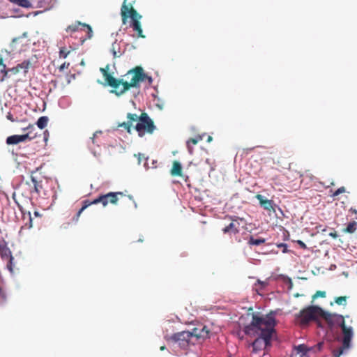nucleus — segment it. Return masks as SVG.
Listing matches in <instances>:
<instances>
[{"mask_svg":"<svg viewBox=\"0 0 357 357\" xmlns=\"http://www.w3.org/2000/svg\"><path fill=\"white\" fill-rule=\"evenodd\" d=\"M257 282L261 284V285H264V286L265 285V282H261L259 280H257Z\"/></svg>","mask_w":357,"mask_h":357,"instance_id":"de8ad7c7","label":"nucleus"},{"mask_svg":"<svg viewBox=\"0 0 357 357\" xmlns=\"http://www.w3.org/2000/svg\"><path fill=\"white\" fill-rule=\"evenodd\" d=\"M117 50H119V45L116 42H114L112 45V52L114 57L118 56L117 52L119 51H117Z\"/></svg>","mask_w":357,"mask_h":357,"instance_id":"c85d7f7f","label":"nucleus"},{"mask_svg":"<svg viewBox=\"0 0 357 357\" xmlns=\"http://www.w3.org/2000/svg\"><path fill=\"white\" fill-rule=\"evenodd\" d=\"M160 349L161 351H164L165 349H166V347H165V346H161V347H160Z\"/></svg>","mask_w":357,"mask_h":357,"instance_id":"09e8293b","label":"nucleus"},{"mask_svg":"<svg viewBox=\"0 0 357 357\" xmlns=\"http://www.w3.org/2000/svg\"><path fill=\"white\" fill-rule=\"evenodd\" d=\"M297 243L298 245H299V246L303 248V249H307V245H305V243L304 242H303L301 240H298L297 241Z\"/></svg>","mask_w":357,"mask_h":357,"instance_id":"58836bf2","label":"nucleus"},{"mask_svg":"<svg viewBox=\"0 0 357 357\" xmlns=\"http://www.w3.org/2000/svg\"><path fill=\"white\" fill-rule=\"evenodd\" d=\"M256 198L259 202V204L261 207H263L265 210L268 211H275L273 205V201L271 199H264V197L261 195H257Z\"/></svg>","mask_w":357,"mask_h":357,"instance_id":"ddd939ff","label":"nucleus"},{"mask_svg":"<svg viewBox=\"0 0 357 357\" xmlns=\"http://www.w3.org/2000/svg\"><path fill=\"white\" fill-rule=\"evenodd\" d=\"M155 128L153 120L146 112L141 114L139 116V121L135 126V129L140 137H144L146 133L153 134Z\"/></svg>","mask_w":357,"mask_h":357,"instance_id":"6e6552de","label":"nucleus"},{"mask_svg":"<svg viewBox=\"0 0 357 357\" xmlns=\"http://www.w3.org/2000/svg\"><path fill=\"white\" fill-rule=\"evenodd\" d=\"M326 296V292L323 291H317L312 296L313 299H315L318 297L324 298Z\"/></svg>","mask_w":357,"mask_h":357,"instance_id":"2f4dec72","label":"nucleus"},{"mask_svg":"<svg viewBox=\"0 0 357 357\" xmlns=\"http://www.w3.org/2000/svg\"><path fill=\"white\" fill-rule=\"evenodd\" d=\"M276 321L271 312L265 316L253 313L250 324L244 328L246 335L257 337L251 344L252 352L257 353L271 344L273 335L275 333Z\"/></svg>","mask_w":357,"mask_h":357,"instance_id":"f257e3e1","label":"nucleus"},{"mask_svg":"<svg viewBox=\"0 0 357 357\" xmlns=\"http://www.w3.org/2000/svg\"><path fill=\"white\" fill-rule=\"evenodd\" d=\"M22 130L24 132L27 131V132L21 135H14L8 137L6 138V144L9 145L17 144L27 140L30 141L36 137V134L33 133V131L35 130L33 125H29L27 127L22 128Z\"/></svg>","mask_w":357,"mask_h":357,"instance_id":"1a4fd4ad","label":"nucleus"},{"mask_svg":"<svg viewBox=\"0 0 357 357\" xmlns=\"http://www.w3.org/2000/svg\"><path fill=\"white\" fill-rule=\"evenodd\" d=\"M321 317L324 319L331 329L335 326H340L342 329V345L333 351V357H340L345 350H348L351 347V342L354 335L353 328L351 326H346L344 317L342 315L324 311Z\"/></svg>","mask_w":357,"mask_h":357,"instance_id":"7ed1b4c3","label":"nucleus"},{"mask_svg":"<svg viewBox=\"0 0 357 357\" xmlns=\"http://www.w3.org/2000/svg\"><path fill=\"white\" fill-rule=\"evenodd\" d=\"M305 176L308 177L310 179H312L314 177L313 175L310 172V171H306L304 173H299V177L301 178V183L303 181V178Z\"/></svg>","mask_w":357,"mask_h":357,"instance_id":"bb28decb","label":"nucleus"},{"mask_svg":"<svg viewBox=\"0 0 357 357\" xmlns=\"http://www.w3.org/2000/svg\"><path fill=\"white\" fill-rule=\"evenodd\" d=\"M69 66V63L64 62L62 65L59 66V70L63 71L64 70V69L68 68Z\"/></svg>","mask_w":357,"mask_h":357,"instance_id":"4c0bfd02","label":"nucleus"},{"mask_svg":"<svg viewBox=\"0 0 357 357\" xmlns=\"http://www.w3.org/2000/svg\"><path fill=\"white\" fill-rule=\"evenodd\" d=\"M119 126L124 128L127 130V132L129 133L131 131L132 125H131L130 122H128V121L123 122L121 124H120Z\"/></svg>","mask_w":357,"mask_h":357,"instance_id":"cd10ccee","label":"nucleus"},{"mask_svg":"<svg viewBox=\"0 0 357 357\" xmlns=\"http://www.w3.org/2000/svg\"><path fill=\"white\" fill-rule=\"evenodd\" d=\"M222 231L224 234H229L236 235L240 231V222L239 220L234 219L232 220L229 225L225 227L222 229Z\"/></svg>","mask_w":357,"mask_h":357,"instance_id":"9b49d317","label":"nucleus"},{"mask_svg":"<svg viewBox=\"0 0 357 357\" xmlns=\"http://www.w3.org/2000/svg\"><path fill=\"white\" fill-rule=\"evenodd\" d=\"M357 228V222L356 221H351L349 222L347 226L343 229V232L348 234H353L356 231Z\"/></svg>","mask_w":357,"mask_h":357,"instance_id":"a211bd4d","label":"nucleus"},{"mask_svg":"<svg viewBox=\"0 0 357 357\" xmlns=\"http://www.w3.org/2000/svg\"><path fill=\"white\" fill-rule=\"evenodd\" d=\"M213 140V137L211 136H208V138H207V142H210Z\"/></svg>","mask_w":357,"mask_h":357,"instance_id":"49530a36","label":"nucleus"},{"mask_svg":"<svg viewBox=\"0 0 357 357\" xmlns=\"http://www.w3.org/2000/svg\"><path fill=\"white\" fill-rule=\"evenodd\" d=\"M205 335L197 333V328H194L192 331H184L174 333L169 337L167 338L174 343L178 344L179 347L186 349L190 344H195V342Z\"/></svg>","mask_w":357,"mask_h":357,"instance_id":"423d86ee","label":"nucleus"},{"mask_svg":"<svg viewBox=\"0 0 357 357\" xmlns=\"http://www.w3.org/2000/svg\"><path fill=\"white\" fill-rule=\"evenodd\" d=\"M7 119L10 120L12 122L15 121L13 118V115L10 113L7 115Z\"/></svg>","mask_w":357,"mask_h":357,"instance_id":"79ce46f5","label":"nucleus"},{"mask_svg":"<svg viewBox=\"0 0 357 357\" xmlns=\"http://www.w3.org/2000/svg\"><path fill=\"white\" fill-rule=\"evenodd\" d=\"M26 37H27V33H26V32H25V33H24L22 34V36H20V37H17V38H15L14 39H13L12 43H13V44L17 43L20 40H21L22 38H26Z\"/></svg>","mask_w":357,"mask_h":357,"instance_id":"c9c22d12","label":"nucleus"},{"mask_svg":"<svg viewBox=\"0 0 357 357\" xmlns=\"http://www.w3.org/2000/svg\"><path fill=\"white\" fill-rule=\"evenodd\" d=\"M1 246V245L0 244V247Z\"/></svg>","mask_w":357,"mask_h":357,"instance_id":"603ef678","label":"nucleus"},{"mask_svg":"<svg viewBox=\"0 0 357 357\" xmlns=\"http://www.w3.org/2000/svg\"><path fill=\"white\" fill-rule=\"evenodd\" d=\"M123 192H109L107 194L100 195L91 202L84 200L83 201L82 207L78 211L74 219L75 221H77L82 213L92 204H101L104 207L107 206L109 204L116 205L119 199V196L123 197Z\"/></svg>","mask_w":357,"mask_h":357,"instance_id":"39448f33","label":"nucleus"},{"mask_svg":"<svg viewBox=\"0 0 357 357\" xmlns=\"http://www.w3.org/2000/svg\"><path fill=\"white\" fill-rule=\"evenodd\" d=\"M6 300V294L3 289L0 287V304L3 303Z\"/></svg>","mask_w":357,"mask_h":357,"instance_id":"7c9ffc66","label":"nucleus"},{"mask_svg":"<svg viewBox=\"0 0 357 357\" xmlns=\"http://www.w3.org/2000/svg\"><path fill=\"white\" fill-rule=\"evenodd\" d=\"M67 33H73V32H79V31H84L86 33V39L91 38L93 36V31L91 27L85 23H81L79 22H76L75 23L69 25L66 29Z\"/></svg>","mask_w":357,"mask_h":357,"instance_id":"9d476101","label":"nucleus"},{"mask_svg":"<svg viewBox=\"0 0 357 357\" xmlns=\"http://www.w3.org/2000/svg\"><path fill=\"white\" fill-rule=\"evenodd\" d=\"M0 254L1 255V257L6 259L8 260V268L10 271H12V261L13 259V257L11 255V252L9 248H6V246L1 245L0 247Z\"/></svg>","mask_w":357,"mask_h":357,"instance_id":"4468645a","label":"nucleus"},{"mask_svg":"<svg viewBox=\"0 0 357 357\" xmlns=\"http://www.w3.org/2000/svg\"><path fill=\"white\" fill-rule=\"evenodd\" d=\"M330 236L333 237V238H336L337 236V234L335 232V233H331Z\"/></svg>","mask_w":357,"mask_h":357,"instance_id":"a18cd8bd","label":"nucleus"},{"mask_svg":"<svg viewBox=\"0 0 357 357\" xmlns=\"http://www.w3.org/2000/svg\"><path fill=\"white\" fill-rule=\"evenodd\" d=\"M323 345H324L323 342H319L317 345H315L314 347H312V348H314L312 349V351L314 352L321 351L323 347Z\"/></svg>","mask_w":357,"mask_h":357,"instance_id":"72a5a7b5","label":"nucleus"},{"mask_svg":"<svg viewBox=\"0 0 357 357\" xmlns=\"http://www.w3.org/2000/svg\"><path fill=\"white\" fill-rule=\"evenodd\" d=\"M34 215L36 217H40L41 216L40 214L39 213V212L37 211H34Z\"/></svg>","mask_w":357,"mask_h":357,"instance_id":"c03bdc74","label":"nucleus"},{"mask_svg":"<svg viewBox=\"0 0 357 357\" xmlns=\"http://www.w3.org/2000/svg\"><path fill=\"white\" fill-rule=\"evenodd\" d=\"M208 333H209V331L206 329V327H204L202 328V330L200 331H199V330L197 329V333H201V334H203V335L206 334V335H204L203 337H200V338H206V337H207L208 335Z\"/></svg>","mask_w":357,"mask_h":357,"instance_id":"f704fd0d","label":"nucleus"},{"mask_svg":"<svg viewBox=\"0 0 357 357\" xmlns=\"http://www.w3.org/2000/svg\"><path fill=\"white\" fill-rule=\"evenodd\" d=\"M31 62L28 60H25L21 63L18 64L20 68V70H23L24 73H26L28 71V69L31 67Z\"/></svg>","mask_w":357,"mask_h":357,"instance_id":"5701e85b","label":"nucleus"},{"mask_svg":"<svg viewBox=\"0 0 357 357\" xmlns=\"http://www.w3.org/2000/svg\"><path fill=\"white\" fill-rule=\"evenodd\" d=\"M317 324H318V326H319V327H322V326L321 325V323H320L319 321H318V322H317Z\"/></svg>","mask_w":357,"mask_h":357,"instance_id":"8fccbe9b","label":"nucleus"},{"mask_svg":"<svg viewBox=\"0 0 357 357\" xmlns=\"http://www.w3.org/2000/svg\"><path fill=\"white\" fill-rule=\"evenodd\" d=\"M9 1L15 3L20 6L24 8H30L31 6V3L29 0H8Z\"/></svg>","mask_w":357,"mask_h":357,"instance_id":"4be33fe9","label":"nucleus"},{"mask_svg":"<svg viewBox=\"0 0 357 357\" xmlns=\"http://www.w3.org/2000/svg\"><path fill=\"white\" fill-rule=\"evenodd\" d=\"M128 0H123L121 8V15L122 18V23L126 24L129 17L131 18L130 26L132 30L137 33L138 38H145L146 36L143 33L142 24L140 20L142 16L137 13V11L133 8L131 3H127Z\"/></svg>","mask_w":357,"mask_h":357,"instance_id":"20e7f679","label":"nucleus"},{"mask_svg":"<svg viewBox=\"0 0 357 357\" xmlns=\"http://www.w3.org/2000/svg\"><path fill=\"white\" fill-rule=\"evenodd\" d=\"M128 197H129L130 199H132V196L128 195Z\"/></svg>","mask_w":357,"mask_h":357,"instance_id":"3c124183","label":"nucleus"},{"mask_svg":"<svg viewBox=\"0 0 357 357\" xmlns=\"http://www.w3.org/2000/svg\"><path fill=\"white\" fill-rule=\"evenodd\" d=\"M255 147H251V148H245L243 149V153L245 154H248L250 152L253 151Z\"/></svg>","mask_w":357,"mask_h":357,"instance_id":"ea45409f","label":"nucleus"},{"mask_svg":"<svg viewBox=\"0 0 357 357\" xmlns=\"http://www.w3.org/2000/svg\"><path fill=\"white\" fill-rule=\"evenodd\" d=\"M350 212H351L352 213L354 214H356L357 215V210L356 208H351L350 210H349Z\"/></svg>","mask_w":357,"mask_h":357,"instance_id":"37998d69","label":"nucleus"},{"mask_svg":"<svg viewBox=\"0 0 357 357\" xmlns=\"http://www.w3.org/2000/svg\"><path fill=\"white\" fill-rule=\"evenodd\" d=\"M347 297L345 296H339V297H336L335 298V303H337L339 305L345 306L347 305Z\"/></svg>","mask_w":357,"mask_h":357,"instance_id":"b1692460","label":"nucleus"},{"mask_svg":"<svg viewBox=\"0 0 357 357\" xmlns=\"http://www.w3.org/2000/svg\"><path fill=\"white\" fill-rule=\"evenodd\" d=\"M203 139V136L202 135H198L194 138H190L188 141H187V147H188V151L190 154L192 153L193 152V149L191 146V144H193V145H195L197 144L199 142L202 141Z\"/></svg>","mask_w":357,"mask_h":357,"instance_id":"dca6fc26","label":"nucleus"},{"mask_svg":"<svg viewBox=\"0 0 357 357\" xmlns=\"http://www.w3.org/2000/svg\"><path fill=\"white\" fill-rule=\"evenodd\" d=\"M26 184H28L31 188V193L35 192L38 195H40L43 190L42 181H37V179L33 175H31V183L29 182H26Z\"/></svg>","mask_w":357,"mask_h":357,"instance_id":"f8f14e48","label":"nucleus"},{"mask_svg":"<svg viewBox=\"0 0 357 357\" xmlns=\"http://www.w3.org/2000/svg\"><path fill=\"white\" fill-rule=\"evenodd\" d=\"M266 241L265 238H255L252 236H250L248 243L250 245H259L261 244L264 243Z\"/></svg>","mask_w":357,"mask_h":357,"instance_id":"aec40b11","label":"nucleus"},{"mask_svg":"<svg viewBox=\"0 0 357 357\" xmlns=\"http://www.w3.org/2000/svg\"><path fill=\"white\" fill-rule=\"evenodd\" d=\"M48 121H49L48 117L43 116L40 117L38 119V121L36 122V125L40 129H43L47 126Z\"/></svg>","mask_w":357,"mask_h":357,"instance_id":"412c9836","label":"nucleus"},{"mask_svg":"<svg viewBox=\"0 0 357 357\" xmlns=\"http://www.w3.org/2000/svg\"><path fill=\"white\" fill-rule=\"evenodd\" d=\"M70 51L67 50L66 47H61L59 50V57L66 59L68 55L70 54Z\"/></svg>","mask_w":357,"mask_h":357,"instance_id":"393cba45","label":"nucleus"},{"mask_svg":"<svg viewBox=\"0 0 357 357\" xmlns=\"http://www.w3.org/2000/svg\"><path fill=\"white\" fill-rule=\"evenodd\" d=\"M278 248H283L282 252H283L284 253H286V252H288V250H287V244H285V243H280V244H278Z\"/></svg>","mask_w":357,"mask_h":357,"instance_id":"e433bc0d","label":"nucleus"},{"mask_svg":"<svg viewBox=\"0 0 357 357\" xmlns=\"http://www.w3.org/2000/svg\"><path fill=\"white\" fill-rule=\"evenodd\" d=\"M171 174L172 176H181L182 167L179 162L174 161L173 162V166L171 169Z\"/></svg>","mask_w":357,"mask_h":357,"instance_id":"f3484780","label":"nucleus"},{"mask_svg":"<svg viewBox=\"0 0 357 357\" xmlns=\"http://www.w3.org/2000/svg\"><path fill=\"white\" fill-rule=\"evenodd\" d=\"M29 228H31L32 227V218L31 216V213L30 212H29Z\"/></svg>","mask_w":357,"mask_h":357,"instance_id":"a19ab883","label":"nucleus"},{"mask_svg":"<svg viewBox=\"0 0 357 357\" xmlns=\"http://www.w3.org/2000/svg\"><path fill=\"white\" fill-rule=\"evenodd\" d=\"M6 70L8 71V73H11L13 75L17 74V73L20 72L18 65H17V66H15V67H13L12 68Z\"/></svg>","mask_w":357,"mask_h":357,"instance_id":"473e14b6","label":"nucleus"},{"mask_svg":"<svg viewBox=\"0 0 357 357\" xmlns=\"http://www.w3.org/2000/svg\"><path fill=\"white\" fill-rule=\"evenodd\" d=\"M100 72L107 84L113 89L111 92L118 96L123 95L132 87L139 86V82L144 81L146 77L143 68L140 66L128 71L121 79L114 78L108 73L107 69L101 68Z\"/></svg>","mask_w":357,"mask_h":357,"instance_id":"f03ea898","label":"nucleus"},{"mask_svg":"<svg viewBox=\"0 0 357 357\" xmlns=\"http://www.w3.org/2000/svg\"><path fill=\"white\" fill-rule=\"evenodd\" d=\"M324 310L319 306H308L295 315L297 322L302 326L307 325L312 321H316L321 317Z\"/></svg>","mask_w":357,"mask_h":357,"instance_id":"0eeeda50","label":"nucleus"},{"mask_svg":"<svg viewBox=\"0 0 357 357\" xmlns=\"http://www.w3.org/2000/svg\"><path fill=\"white\" fill-rule=\"evenodd\" d=\"M8 71L6 70V65L3 63V59L0 56V81H3L6 77Z\"/></svg>","mask_w":357,"mask_h":357,"instance_id":"6ab92c4d","label":"nucleus"},{"mask_svg":"<svg viewBox=\"0 0 357 357\" xmlns=\"http://www.w3.org/2000/svg\"><path fill=\"white\" fill-rule=\"evenodd\" d=\"M345 191H346V189H345V188H344V187H343V186H342V187H340V188H339L337 190H335V191L333 193V195H332L331 196H332L333 197H335L336 196H337V195H340V194H342V193L345 192Z\"/></svg>","mask_w":357,"mask_h":357,"instance_id":"c756f323","label":"nucleus"},{"mask_svg":"<svg viewBox=\"0 0 357 357\" xmlns=\"http://www.w3.org/2000/svg\"><path fill=\"white\" fill-rule=\"evenodd\" d=\"M127 118L128 119V122H130L132 124L133 121H139V116L136 114H130L128 113L127 115Z\"/></svg>","mask_w":357,"mask_h":357,"instance_id":"a878e982","label":"nucleus"},{"mask_svg":"<svg viewBox=\"0 0 357 357\" xmlns=\"http://www.w3.org/2000/svg\"><path fill=\"white\" fill-rule=\"evenodd\" d=\"M314 348L308 347L305 344H299L295 347L298 354H301V357H307V353L312 351Z\"/></svg>","mask_w":357,"mask_h":357,"instance_id":"2eb2a0df","label":"nucleus"}]
</instances>
